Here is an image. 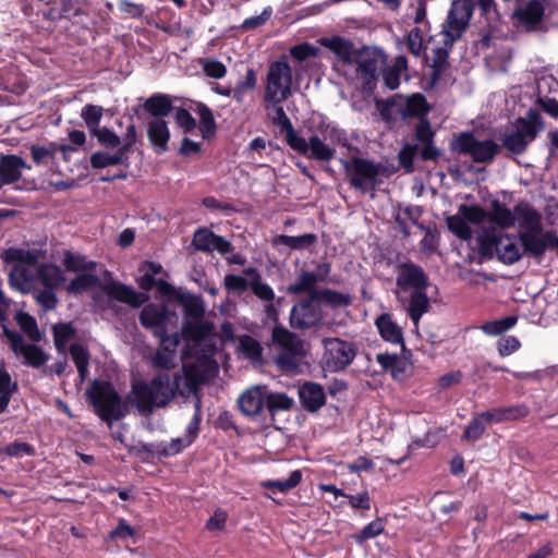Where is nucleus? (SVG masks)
Segmentation results:
<instances>
[{"label": "nucleus", "mask_w": 558, "mask_h": 558, "mask_svg": "<svg viewBox=\"0 0 558 558\" xmlns=\"http://www.w3.org/2000/svg\"><path fill=\"white\" fill-rule=\"evenodd\" d=\"M485 421L483 417H481V414H475L469 425L465 427L463 434H462V440L466 441H476L478 440L486 432Z\"/></svg>", "instance_id": "obj_56"}, {"label": "nucleus", "mask_w": 558, "mask_h": 558, "mask_svg": "<svg viewBox=\"0 0 558 558\" xmlns=\"http://www.w3.org/2000/svg\"><path fill=\"white\" fill-rule=\"evenodd\" d=\"M202 68L206 76L211 78H222L227 74V66L216 59L202 60Z\"/></svg>", "instance_id": "obj_63"}, {"label": "nucleus", "mask_w": 558, "mask_h": 558, "mask_svg": "<svg viewBox=\"0 0 558 558\" xmlns=\"http://www.w3.org/2000/svg\"><path fill=\"white\" fill-rule=\"evenodd\" d=\"M430 106L426 97L421 93H414L405 98L404 105L399 108L398 112L402 119L417 118L418 120L427 118Z\"/></svg>", "instance_id": "obj_29"}, {"label": "nucleus", "mask_w": 558, "mask_h": 558, "mask_svg": "<svg viewBox=\"0 0 558 558\" xmlns=\"http://www.w3.org/2000/svg\"><path fill=\"white\" fill-rule=\"evenodd\" d=\"M240 348L245 357L253 362H259L263 359V347L251 336H243L240 339Z\"/></svg>", "instance_id": "obj_54"}, {"label": "nucleus", "mask_w": 558, "mask_h": 558, "mask_svg": "<svg viewBox=\"0 0 558 558\" xmlns=\"http://www.w3.org/2000/svg\"><path fill=\"white\" fill-rule=\"evenodd\" d=\"M191 446L183 437L171 439L170 442H140L135 450L138 454H146L149 458H170L181 453Z\"/></svg>", "instance_id": "obj_17"}, {"label": "nucleus", "mask_w": 558, "mask_h": 558, "mask_svg": "<svg viewBox=\"0 0 558 558\" xmlns=\"http://www.w3.org/2000/svg\"><path fill=\"white\" fill-rule=\"evenodd\" d=\"M323 343L325 348L324 362L327 369L332 373L345 369L353 362L357 352L353 342L340 338H325Z\"/></svg>", "instance_id": "obj_10"}, {"label": "nucleus", "mask_w": 558, "mask_h": 558, "mask_svg": "<svg viewBox=\"0 0 558 558\" xmlns=\"http://www.w3.org/2000/svg\"><path fill=\"white\" fill-rule=\"evenodd\" d=\"M275 113L272 123L280 128V133L284 135L286 143L292 150L310 160L330 162L336 156L335 145H349L345 132L337 126L320 125L319 129L324 133V138L318 134H312L306 140L295 131L281 106L276 107Z\"/></svg>", "instance_id": "obj_1"}, {"label": "nucleus", "mask_w": 558, "mask_h": 558, "mask_svg": "<svg viewBox=\"0 0 558 558\" xmlns=\"http://www.w3.org/2000/svg\"><path fill=\"white\" fill-rule=\"evenodd\" d=\"M126 159L128 157H125L119 149H117L113 154L104 150H97L92 154L89 162L93 169H104L110 166L121 165Z\"/></svg>", "instance_id": "obj_45"}, {"label": "nucleus", "mask_w": 558, "mask_h": 558, "mask_svg": "<svg viewBox=\"0 0 558 558\" xmlns=\"http://www.w3.org/2000/svg\"><path fill=\"white\" fill-rule=\"evenodd\" d=\"M323 317L320 304L314 292L292 306L290 325L292 328L305 330L319 325Z\"/></svg>", "instance_id": "obj_11"}, {"label": "nucleus", "mask_w": 558, "mask_h": 558, "mask_svg": "<svg viewBox=\"0 0 558 558\" xmlns=\"http://www.w3.org/2000/svg\"><path fill=\"white\" fill-rule=\"evenodd\" d=\"M459 214H461L469 223L480 225L487 220V210L482 206L473 204H462L459 206Z\"/></svg>", "instance_id": "obj_59"}, {"label": "nucleus", "mask_w": 558, "mask_h": 558, "mask_svg": "<svg viewBox=\"0 0 558 558\" xmlns=\"http://www.w3.org/2000/svg\"><path fill=\"white\" fill-rule=\"evenodd\" d=\"M23 169H31V166L17 155H0V190L3 185L13 184L22 177Z\"/></svg>", "instance_id": "obj_18"}, {"label": "nucleus", "mask_w": 558, "mask_h": 558, "mask_svg": "<svg viewBox=\"0 0 558 558\" xmlns=\"http://www.w3.org/2000/svg\"><path fill=\"white\" fill-rule=\"evenodd\" d=\"M195 112L199 117V131L204 140L211 138L217 131L216 120L213 110L205 104L198 102Z\"/></svg>", "instance_id": "obj_42"}, {"label": "nucleus", "mask_w": 558, "mask_h": 558, "mask_svg": "<svg viewBox=\"0 0 558 558\" xmlns=\"http://www.w3.org/2000/svg\"><path fill=\"white\" fill-rule=\"evenodd\" d=\"M3 333L10 342L11 350L15 354L23 355L26 365L39 368L48 361V355L39 345L26 343L23 336L17 331L4 328Z\"/></svg>", "instance_id": "obj_13"}, {"label": "nucleus", "mask_w": 558, "mask_h": 558, "mask_svg": "<svg viewBox=\"0 0 558 558\" xmlns=\"http://www.w3.org/2000/svg\"><path fill=\"white\" fill-rule=\"evenodd\" d=\"M265 409L269 413L271 420L280 412L291 411L294 407L293 398L286 392H265Z\"/></svg>", "instance_id": "obj_37"}, {"label": "nucleus", "mask_w": 558, "mask_h": 558, "mask_svg": "<svg viewBox=\"0 0 558 558\" xmlns=\"http://www.w3.org/2000/svg\"><path fill=\"white\" fill-rule=\"evenodd\" d=\"M298 395L302 408L310 413L317 412L326 403V395L324 388L317 383H304L300 386Z\"/></svg>", "instance_id": "obj_20"}, {"label": "nucleus", "mask_w": 558, "mask_h": 558, "mask_svg": "<svg viewBox=\"0 0 558 558\" xmlns=\"http://www.w3.org/2000/svg\"><path fill=\"white\" fill-rule=\"evenodd\" d=\"M375 326L384 341L404 347L403 329L392 319L390 313L378 315L375 319Z\"/></svg>", "instance_id": "obj_23"}, {"label": "nucleus", "mask_w": 558, "mask_h": 558, "mask_svg": "<svg viewBox=\"0 0 558 558\" xmlns=\"http://www.w3.org/2000/svg\"><path fill=\"white\" fill-rule=\"evenodd\" d=\"M274 343L278 344L282 351L302 352L303 344L301 339L283 326H276L271 335Z\"/></svg>", "instance_id": "obj_38"}, {"label": "nucleus", "mask_w": 558, "mask_h": 558, "mask_svg": "<svg viewBox=\"0 0 558 558\" xmlns=\"http://www.w3.org/2000/svg\"><path fill=\"white\" fill-rule=\"evenodd\" d=\"M487 221L505 230L514 227L517 217L514 210H510L499 199H493L490 209L487 210Z\"/></svg>", "instance_id": "obj_30"}, {"label": "nucleus", "mask_w": 558, "mask_h": 558, "mask_svg": "<svg viewBox=\"0 0 558 558\" xmlns=\"http://www.w3.org/2000/svg\"><path fill=\"white\" fill-rule=\"evenodd\" d=\"M357 76L362 80V89L373 92L376 88L378 77V60L375 57L357 54Z\"/></svg>", "instance_id": "obj_27"}, {"label": "nucleus", "mask_w": 558, "mask_h": 558, "mask_svg": "<svg viewBox=\"0 0 558 558\" xmlns=\"http://www.w3.org/2000/svg\"><path fill=\"white\" fill-rule=\"evenodd\" d=\"M519 226L523 231L543 232L542 215L527 202H520L513 207Z\"/></svg>", "instance_id": "obj_24"}, {"label": "nucleus", "mask_w": 558, "mask_h": 558, "mask_svg": "<svg viewBox=\"0 0 558 558\" xmlns=\"http://www.w3.org/2000/svg\"><path fill=\"white\" fill-rule=\"evenodd\" d=\"M216 233L209 228L202 227L195 230L193 234L192 245L198 252L203 253H211L213 252V241L211 236H215Z\"/></svg>", "instance_id": "obj_49"}, {"label": "nucleus", "mask_w": 558, "mask_h": 558, "mask_svg": "<svg viewBox=\"0 0 558 558\" xmlns=\"http://www.w3.org/2000/svg\"><path fill=\"white\" fill-rule=\"evenodd\" d=\"M62 265L69 272L83 274L96 271L98 263L88 259L85 255L69 250L62 252Z\"/></svg>", "instance_id": "obj_31"}, {"label": "nucleus", "mask_w": 558, "mask_h": 558, "mask_svg": "<svg viewBox=\"0 0 558 558\" xmlns=\"http://www.w3.org/2000/svg\"><path fill=\"white\" fill-rule=\"evenodd\" d=\"M450 150L470 156L476 163H490L501 151V146L494 140L480 141L473 132H461L450 142Z\"/></svg>", "instance_id": "obj_6"}, {"label": "nucleus", "mask_w": 558, "mask_h": 558, "mask_svg": "<svg viewBox=\"0 0 558 558\" xmlns=\"http://www.w3.org/2000/svg\"><path fill=\"white\" fill-rule=\"evenodd\" d=\"M86 397L95 413L108 424L124 418L129 414V407L134 404L131 392L122 399L113 384L105 379H94L86 390Z\"/></svg>", "instance_id": "obj_3"}, {"label": "nucleus", "mask_w": 558, "mask_h": 558, "mask_svg": "<svg viewBox=\"0 0 558 558\" xmlns=\"http://www.w3.org/2000/svg\"><path fill=\"white\" fill-rule=\"evenodd\" d=\"M101 290L108 298L124 303L133 308H138L148 301L147 294L136 292L131 286L120 281L105 283Z\"/></svg>", "instance_id": "obj_16"}, {"label": "nucleus", "mask_w": 558, "mask_h": 558, "mask_svg": "<svg viewBox=\"0 0 558 558\" xmlns=\"http://www.w3.org/2000/svg\"><path fill=\"white\" fill-rule=\"evenodd\" d=\"M518 323V316L510 315L501 319L486 322L482 325V330L487 336H499L513 328Z\"/></svg>", "instance_id": "obj_48"}, {"label": "nucleus", "mask_w": 558, "mask_h": 558, "mask_svg": "<svg viewBox=\"0 0 558 558\" xmlns=\"http://www.w3.org/2000/svg\"><path fill=\"white\" fill-rule=\"evenodd\" d=\"M244 272L247 275H251V274L256 275V277L251 281L250 286H251L253 293L259 300L267 301V302H271L275 300L274 290L271 289V287L268 283L263 282L260 280L259 275L256 272V270L254 268H247L244 270Z\"/></svg>", "instance_id": "obj_50"}, {"label": "nucleus", "mask_w": 558, "mask_h": 558, "mask_svg": "<svg viewBox=\"0 0 558 558\" xmlns=\"http://www.w3.org/2000/svg\"><path fill=\"white\" fill-rule=\"evenodd\" d=\"M518 235L501 233L498 236L497 258L505 265H513L523 255L517 243Z\"/></svg>", "instance_id": "obj_25"}, {"label": "nucleus", "mask_w": 558, "mask_h": 558, "mask_svg": "<svg viewBox=\"0 0 558 558\" xmlns=\"http://www.w3.org/2000/svg\"><path fill=\"white\" fill-rule=\"evenodd\" d=\"M319 44L347 64L353 62V57L361 54V51L355 49L354 44L342 36L323 37L319 39Z\"/></svg>", "instance_id": "obj_21"}, {"label": "nucleus", "mask_w": 558, "mask_h": 558, "mask_svg": "<svg viewBox=\"0 0 558 558\" xmlns=\"http://www.w3.org/2000/svg\"><path fill=\"white\" fill-rule=\"evenodd\" d=\"M31 157L37 166H48L52 163L56 158L57 151L62 154L75 151L76 148L66 144H57L54 142L49 143L48 146H39L33 144L31 146Z\"/></svg>", "instance_id": "obj_28"}, {"label": "nucleus", "mask_w": 558, "mask_h": 558, "mask_svg": "<svg viewBox=\"0 0 558 558\" xmlns=\"http://www.w3.org/2000/svg\"><path fill=\"white\" fill-rule=\"evenodd\" d=\"M475 9L473 0H453L446 20L444 31L445 45L452 46L466 31Z\"/></svg>", "instance_id": "obj_9"}, {"label": "nucleus", "mask_w": 558, "mask_h": 558, "mask_svg": "<svg viewBox=\"0 0 558 558\" xmlns=\"http://www.w3.org/2000/svg\"><path fill=\"white\" fill-rule=\"evenodd\" d=\"M385 530L384 521L380 518H377L366 524L361 531L353 535L354 541L362 545L366 541L374 538L380 535Z\"/></svg>", "instance_id": "obj_57"}, {"label": "nucleus", "mask_w": 558, "mask_h": 558, "mask_svg": "<svg viewBox=\"0 0 558 558\" xmlns=\"http://www.w3.org/2000/svg\"><path fill=\"white\" fill-rule=\"evenodd\" d=\"M143 109L154 119H163L173 110L172 98L168 94H153L145 100Z\"/></svg>", "instance_id": "obj_32"}, {"label": "nucleus", "mask_w": 558, "mask_h": 558, "mask_svg": "<svg viewBox=\"0 0 558 558\" xmlns=\"http://www.w3.org/2000/svg\"><path fill=\"white\" fill-rule=\"evenodd\" d=\"M520 348L521 342L515 336H502L497 341V351L501 357L511 355Z\"/></svg>", "instance_id": "obj_64"}, {"label": "nucleus", "mask_w": 558, "mask_h": 558, "mask_svg": "<svg viewBox=\"0 0 558 558\" xmlns=\"http://www.w3.org/2000/svg\"><path fill=\"white\" fill-rule=\"evenodd\" d=\"M274 242L277 245H284L291 250L302 251L314 245L317 242V235L315 233H305L298 236L280 234L275 238Z\"/></svg>", "instance_id": "obj_41"}, {"label": "nucleus", "mask_w": 558, "mask_h": 558, "mask_svg": "<svg viewBox=\"0 0 558 558\" xmlns=\"http://www.w3.org/2000/svg\"><path fill=\"white\" fill-rule=\"evenodd\" d=\"M498 236L494 230H486L478 239V247L481 255L486 259H492L494 253L497 254Z\"/></svg>", "instance_id": "obj_53"}, {"label": "nucleus", "mask_w": 558, "mask_h": 558, "mask_svg": "<svg viewBox=\"0 0 558 558\" xmlns=\"http://www.w3.org/2000/svg\"><path fill=\"white\" fill-rule=\"evenodd\" d=\"M183 376L175 373L171 377L167 372H158L150 381L132 383L131 395L140 413H150L155 408H165L179 393Z\"/></svg>", "instance_id": "obj_2"}, {"label": "nucleus", "mask_w": 558, "mask_h": 558, "mask_svg": "<svg viewBox=\"0 0 558 558\" xmlns=\"http://www.w3.org/2000/svg\"><path fill=\"white\" fill-rule=\"evenodd\" d=\"M147 137L157 154L168 150L170 131L163 119H151L147 123Z\"/></svg>", "instance_id": "obj_26"}, {"label": "nucleus", "mask_w": 558, "mask_h": 558, "mask_svg": "<svg viewBox=\"0 0 558 558\" xmlns=\"http://www.w3.org/2000/svg\"><path fill=\"white\" fill-rule=\"evenodd\" d=\"M76 336L72 323H59L53 326V343L58 352L64 353L65 345Z\"/></svg>", "instance_id": "obj_47"}, {"label": "nucleus", "mask_w": 558, "mask_h": 558, "mask_svg": "<svg viewBox=\"0 0 558 558\" xmlns=\"http://www.w3.org/2000/svg\"><path fill=\"white\" fill-rule=\"evenodd\" d=\"M104 108L101 106L88 104L83 107L81 117L84 120L89 133L100 128Z\"/></svg>", "instance_id": "obj_52"}, {"label": "nucleus", "mask_w": 558, "mask_h": 558, "mask_svg": "<svg viewBox=\"0 0 558 558\" xmlns=\"http://www.w3.org/2000/svg\"><path fill=\"white\" fill-rule=\"evenodd\" d=\"M544 129L545 121L541 112L530 108L525 117L517 118L512 128L502 134L500 146L513 156L523 155Z\"/></svg>", "instance_id": "obj_4"}, {"label": "nucleus", "mask_w": 558, "mask_h": 558, "mask_svg": "<svg viewBox=\"0 0 558 558\" xmlns=\"http://www.w3.org/2000/svg\"><path fill=\"white\" fill-rule=\"evenodd\" d=\"M376 361L385 372L390 371L395 379L399 378V373H403L402 362L397 353H379Z\"/></svg>", "instance_id": "obj_55"}, {"label": "nucleus", "mask_w": 558, "mask_h": 558, "mask_svg": "<svg viewBox=\"0 0 558 558\" xmlns=\"http://www.w3.org/2000/svg\"><path fill=\"white\" fill-rule=\"evenodd\" d=\"M402 96L399 94L393 95L392 97L388 99H377L375 105L379 112V116L383 121L387 123H393L396 121L392 109L397 105V100L401 99Z\"/></svg>", "instance_id": "obj_62"}, {"label": "nucleus", "mask_w": 558, "mask_h": 558, "mask_svg": "<svg viewBox=\"0 0 558 558\" xmlns=\"http://www.w3.org/2000/svg\"><path fill=\"white\" fill-rule=\"evenodd\" d=\"M1 452L8 457L14 458H21L24 456L33 457L36 454V450L31 444L17 440L4 446L1 449Z\"/></svg>", "instance_id": "obj_61"}, {"label": "nucleus", "mask_w": 558, "mask_h": 558, "mask_svg": "<svg viewBox=\"0 0 558 558\" xmlns=\"http://www.w3.org/2000/svg\"><path fill=\"white\" fill-rule=\"evenodd\" d=\"M0 258L4 264H14L9 272V282L13 288L26 292L34 287L37 276L31 267L39 262L37 251L9 247L0 253Z\"/></svg>", "instance_id": "obj_5"}, {"label": "nucleus", "mask_w": 558, "mask_h": 558, "mask_svg": "<svg viewBox=\"0 0 558 558\" xmlns=\"http://www.w3.org/2000/svg\"><path fill=\"white\" fill-rule=\"evenodd\" d=\"M429 308L430 304L426 294V289L411 291L407 305V313L415 326L418 325L420 319L429 311Z\"/></svg>", "instance_id": "obj_34"}, {"label": "nucleus", "mask_w": 558, "mask_h": 558, "mask_svg": "<svg viewBox=\"0 0 558 558\" xmlns=\"http://www.w3.org/2000/svg\"><path fill=\"white\" fill-rule=\"evenodd\" d=\"M447 226L461 240H469L472 236L471 227L461 214L447 217Z\"/></svg>", "instance_id": "obj_51"}, {"label": "nucleus", "mask_w": 558, "mask_h": 558, "mask_svg": "<svg viewBox=\"0 0 558 558\" xmlns=\"http://www.w3.org/2000/svg\"><path fill=\"white\" fill-rule=\"evenodd\" d=\"M90 135L95 136L98 144L107 149H118L121 145L120 136L106 126L98 128Z\"/></svg>", "instance_id": "obj_58"}, {"label": "nucleus", "mask_w": 558, "mask_h": 558, "mask_svg": "<svg viewBox=\"0 0 558 558\" xmlns=\"http://www.w3.org/2000/svg\"><path fill=\"white\" fill-rule=\"evenodd\" d=\"M180 345V337L173 335L171 343L159 344L155 354L150 359L154 368L160 371H170L177 367V349Z\"/></svg>", "instance_id": "obj_22"}, {"label": "nucleus", "mask_w": 558, "mask_h": 558, "mask_svg": "<svg viewBox=\"0 0 558 558\" xmlns=\"http://www.w3.org/2000/svg\"><path fill=\"white\" fill-rule=\"evenodd\" d=\"M100 278L95 271L77 274L76 277L71 279L65 290L69 294L77 295L88 289L100 287Z\"/></svg>", "instance_id": "obj_40"}, {"label": "nucleus", "mask_w": 558, "mask_h": 558, "mask_svg": "<svg viewBox=\"0 0 558 558\" xmlns=\"http://www.w3.org/2000/svg\"><path fill=\"white\" fill-rule=\"evenodd\" d=\"M265 392L260 387H252L238 399L241 413L248 418L258 417L265 409Z\"/></svg>", "instance_id": "obj_19"}, {"label": "nucleus", "mask_w": 558, "mask_h": 558, "mask_svg": "<svg viewBox=\"0 0 558 558\" xmlns=\"http://www.w3.org/2000/svg\"><path fill=\"white\" fill-rule=\"evenodd\" d=\"M318 304L328 306L332 310L348 307L352 304V296L347 293H342L329 288L320 289L315 292Z\"/></svg>", "instance_id": "obj_39"}, {"label": "nucleus", "mask_w": 558, "mask_h": 558, "mask_svg": "<svg viewBox=\"0 0 558 558\" xmlns=\"http://www.w3.org/2000/svg\"><path fill=\"white\" fill-rule=\"evenodd\" d=\"M519 21L526 27H534L543 21L544 7L537 0H531L524 9L517 13Z\"/></svg>", "instance_id": "obj_43"}, {"label": "nucleus", "mask_w": 558, "mask_h": 558, "mask_svg": "<svg viewBox=\"0 0 558 558\" xmlns=\"http://www.w3.org/2000/svg\"><path fill=\"white\" fill-rule=\"evenodd\" d=\"M418 151L416 144L407 143L402 146L398 153V161L405 173H412L414 171V157Z\"/></svg>", "instance_id": "obj_60"}, {"label": "nucleus", "mask_w": 558, "mask_h": 558, "mask_svg": "<svg viewBox=\"0 0 558 558\" xmlns=\"http://www.w3.org/2000/svg\"><path fill=\"white\" fill-rule=\"evenodd\" d=\"M138 319L144 328L153 329L154 326H159L163 323H168L169 311L165 305L149 303L142 308Z\"/></svg>", "instance_id": "obj_33"}, {"label": "nucleus", "mask_w": 558, "mask_h": 558, "mask_svg": "<svg viewBox=\"0 0 558 558\" xmlns=\"http://www.w3.org/2000/svg\"><path fill=\"white\" fill-rule=\"evenodd\" d=\"M523 253L530 254L534 257H542L546 252L543 233L536 231H521L518 233Z\"/></svg>", "instance_id": "obj_36"}, {"label": "nucleus", "mask_w": 558, "mask_h": 558, "mask_svg": "<svg viewBox=\"0 0 558 558\" xmlns=\"http://www.w3.org/2000/svg\"><path fill=\"white\" fill-rule=\"evenodd\" d=\"M303 474L300 470L290 473L287 480H268L262 482L260 486L265 489L279 493H288L295 488L302 481Z\"/></svg>", "instance_id": "obj_44"}, {"label": "nucleus", "mask_w": 558, "mask_h": 558, "mask_svg": "<svg viewBox=\"0 0 558 558\" xmlns=\"http://www.w3.org/2000/svg\"><path fill=\"white\" fill-rule=\"evenodd\" d=\"M347 173H350V184L362 192L374 189L377 177L381 172V165L359 156H352L350 160H341Z\"/></svg>", "instance_id": "obj_8"}, {"label": "nucleus", "mask_w": 558, "mask_h": 558, "mask_svg": "<svg viewBox=\"0 0 558 558\" xmlns=\"http://www.w3.org/2000/svg\"><path fill=\"white\" fill-rule=\"evenodd\" d=\"M292 69L286 60L270 62L266 75L265 100L278 105L291 96Z\"/></svg>", "instance_id": "obj_7"}, {"label": "nucleus", "mask_w": 558, "mask_h": 558, "mask_svg": "<svg viewBox=\"0 0 558 558\" xmlns=\"http://www.w3.org/2000/svg\"><path fill=\"white\" fill-rule=\"evenodd\" d=\"M214 330V324L209 320L196 319L191 320L186 319L181 328L180 332H174L173 335H178L180 337V341L184 340L185 344L182 350V359L186 360L192 357V350L194 345H198L206 337L211 335Z\"/></svg>", "instance_id": "obj_14"}, {"label": "nucleus", "mask_w": 558, "mask_h": 558, "mask_svg": "<svg viewBox=\"0 0 558 558\" xmlns=\"http://www.w3.org/2000/svg\"><path fill=\"white\" fill-rule=\"evenodd\" d=\"M396 283L402 292H407L410 289L417 291L427 289L428 277L420 265L405 262L399 265Z\"/></svg>", "instance_id": "obj_15"}, {"label": "nucleus", "mask_w": 558, "mask_h": 558, "mask_svg": "<svg viewBox=\"0 0 558 558\" xmlns=\"http://www.w3.org/2000/svg\"><path fill=\"white\" fill-rule=\"evenodd\" d=\"M179 301L183 305V313L186 319L196 320L203 319L205 307L201 296L196 295H181Z\"/></svg>", "instance_id": "obj_46"}, {"label": "nucleus", "mask_w": 558, "mask_h": 558, "mask_svg": "<svg viewBox=\"0 0 558 558\" xmlns=\"http://www.w3.org/2000/svg\"><path fill=\"white\" fill-rule=\"evenodd\" d=\"M36 276L44 288L48 289L57 290L65 281L61 268L51 263L40 264L36 269Z\"/></svg>", "instance_id": "obj_35"}, {"label": "nucleus", "mask_w": 558, "mask_h": 558, "mask_svg": "<svg viewBox=\"0 0 558 558\" xmlns=\"http://www.w3.org/2000/svg\"><path fill=\"white\" fill-rule=\"evenodd\" d=\"M331 271L330 263L324 262L317 264L315 271L301 269L296 275L294 283L287 287V292L292 295L307 293V295L319 291L317 283L326 282Z\"/></svg>", "instance_id": "obj_12"}]
</instances>
